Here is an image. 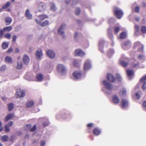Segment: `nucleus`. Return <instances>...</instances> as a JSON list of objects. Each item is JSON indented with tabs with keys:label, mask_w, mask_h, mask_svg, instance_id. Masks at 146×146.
<instances>
[{
	"label": "nucleus",
	"mask_w": 146,
	"mask_h": 146,
	"mask_svg": "<svg viewBox=\"0 0 146 146\" xmlns=\"http://www.w3.org/2000/svg\"><path fill=\"white\" fill-rule=\"evenodd\" d=\"M103 83L106 88L109 91H107L106 93L108 94H110L111 93V90L113 88V86L109 82L106 80H104L103 82Z\"/></svg>",
	"instance_id": "1"
},
{
	"label": "nucleus",
	"mask_w": 146,
	"mask_h": 146,
	"mask_svg": "<svg viewBox=\"0 0 146 146\" xmlns=\"http://www.w3.org/2000/svg\"><path fill=\"white\" fill-rule=\"evenodd\" d=\"M66 28V25L65 24H62L58 30V33L63 38L65 37L64 30Z\"/></svg>",
	"instance_id": "2"
},
{
	"label": "nucleus",
	"mask_w": 146,
	"mask_h": 146,
	"mask_svg": "<svg viewBox=\"0 0 146 146\" xmlns=\"http://www.w3.org/2000/svg\"><path fill=\"white\" fill-rule=\"evenodd\" d=\"M57 69L58 71L62 74H64L66 72V67L62 64H60L58 65Z\"/></svg>",
	"instance_id": "3"
},
{
	"label": "nucleus",
	"mask_w": 146,
	"mask_h": 146,
	"mask_svg": "<svg viewBox=\"0 0 146 146\" xmlns=\"http://www.w3.org/2000/svg\"><path fill=\"white\" fill-rule=\"evenodd\" d=\"M114 13L115 14L117 17L120 19L123 15V12L119 8L115 7L114 10Z\"/></svg>",
	"instance_id": "4"
},
{
	"label": "nucleus",
	"mask_w": 146,
	"mask_h": 146,
	"mask_svg": "<svg viewBox=\"0 0 146 146\" xmlns=\"http://www.w3.org/2000/svg\"><path fill=\"white\" fill-rule=\"evenodd\" d=\"M92 67L91 63L90 60L87 59L84 62V70L86 71L90 69Z\"/></svg>",
	"instance_id": "5"
},
{
	"label": "nucleus",
	"mask_w": 146,
	"mask_h": 146,
	"mask_svg": "<svg viewBox=\"0 0 146 146\" xmlns=\"http://www.w3.org/2000/svg\"><path fill=\"white\" fill-rule=\"evenodd\" d=\"M25 93L23 90H21L20 89H17V90L16 94L17 95V98H23L24 97L25 95Z\"/></svg>",
	"instance_id": "6"
},
{
	"label": "nucleus",
	"mask_w": 146,
	"mask_h": 146,
	"mask_svg": "<svg viewBox=\"0 0 146 146\" xmlns=\"http://www.w3.org/2000/svg\"><path fill=\"white\" fill-rule=\"evenodd\" d=\"M43 56V53L42 50L39 49L36 52L35 54V57L38 60H40L42 58Z\"/></svg>",
	"instance_id": "7"
},
{
	"label": "nucleus",
	"mask_w": 146,
	"mask_h": 146,
	"mask_svg": "<svg viewBox=\"0 0 146 146\" xmlns=\"http://www.w3.org/2000/svg\"><path fill=\"white\" fill-rule=\"evenodd\" d=\"M75 54L76 56H79L82 57L85 55L84 52L82 50L80 49H76L75 52Z\"/></svg>",
	"instance_id": "8"
},
{
	"label": "nucleus",
	"mask_w": 146,
	"mask_h": 146,
	"mask_svg": "<svg viewBox=\"0 0 146 146\" xmlns=\"http://www.w3.org/2000/svg\"><path fill=\"white\" fill-rule=\"evenodd\" d=\"M35 21L36 23L42 27H44L47 26L49 24V22L47 20H46L42 22H41L39 21H38L36 18L35 19Z\"/></svg>",
	"instance_id": "9"
},
{
	"label": "nucleus",
	"mask_w": 146,
	"mask_h": 146,
	"mask_svg": "<svg viewBox=\"0 0 146 146\" xmlns=\"http://www.w3.org/2000/svg\"><path fill=\"white\" fill-rule=\"evenodd\" d=\"M134 47H138V50L140 52H142L143 50L144 46L139 42H137L134 44Z\"/></svg>",
	"instance_id": "10"
},
{
	"label": "nucleus",
	"mask_w": 146,
	"mask_h": 146,
	"mask_svg": "<svg viewBox=\"0 0 146 146\" xmlns=\"http://www.w3.org/2000/svg\"><path fill=\"white\" fill-rule=\"evenodd\" d=\"M45 8V4L43 3H40L37 7V10L38 11L42 12L44 11Z\"/></svg>",
	"instance_id": "11"
},
{
	"label": "nucleus",
	"mask_w": 146,
	"mask_h": 146,
	"mask_svg": "<svg viewBox=\"0 0 146 146\" xmlns=\"http://www.w3.org/2000/svg\"><path fill=\"white\" fill-rule=\"evenodd\" d=\"M46 54L50 58H54L55 57V54L52 50H48L46 51Z\"/></svg>",
	"instance_id": "12"
},
{
	"label": "nucleus",
	"mask_w": 146,
	"mask_h": 146,
	"mask_svg": "<svg viewBox=\"0 0 146 146\" xmlns=\"http://www.w3.org/2000/svg\"><path fill=\"white\" fill-rule=\"evenodd\" d=\"M131 42L129 41H125L122 45L123 48L125 50L129 49L130 47Z\"/></svg>",
	"instance_id": "13"
},
{
	"label": "nucleus",
	"mask_w": 146,
	"mask_h": 146,
	"mask_svg": "<svg viewBox=\"0 0 146 146\" xmlns=\"http://www.w3.org/2000/svg\"><path fill=\"white\" fill-rule=\"evenodd\" d=\"M23 62L26 65L28 64L30 62V59L29 56L27 54L24 55L23 57Z\"/></svg>",
	"instance_id": "14"
},
{
	"label": "nucleus",
	"mask_w": 146,
	"mask_h": 146,
	"mask_svg": "<svg viewBox=\"0 0 146 146\" xmlns=\"http://www.w3.org/2000/svg\"><path fill=\"white\" fill-rule=\"evenodd\" d=\"M73 77L76 79H80L81 77V73L80 71H75L73 74Z\"/></svg>",
	"instance_id": "15"
},
{
	"label": "nucleus",
	"mask_w": 146,
	"mask_h": 146,
	"mask_svg": "<svg viewBox=\"0 0 146 146\" xmlns=\"http://www.w3.org/2000/svg\"><path fill=\"white\" fill-rule=\"evenodd\" d=\"M107 78L108 80L112 82H115V78L112 75L110 74H107Z\"/></svg>",
	"instance_id": "16"
},
{
	"label": "nucleus",
	"mask_w": 146,
	"mask_h": 146,
	"mask_svg": "<svg viewBox=\"0 0 146 146\" xmlns=\"http://www.w3.org/2000/svg\"><path fill=\"white\" fill-rule=\"evenodd\" d=\"M25 15L27 19H31L32 18L33 16L30 13L29 9H27L25 13Z\"/></svg>",
	"instance_id": "17"
},
{
	"label": "nucleus",
	"mask_w": 146,
	"mask_h": 146,
	"mask_svg": "<svg viewBox=\"0 0 146 146\" xmlns=\"http://www.w3.org/2000/svg\"><path fill=\"white\" fill-rule=\"evenodd\" d=\"M128 105V102L127 100L123 99L121 102V106L123 108H124L127 107Z\"/></svg>",
	"instance_id": "18"
},
{
	"label": "nucleus",
	"mask_w": 146,
	"mask_h": 146,
	"mask_svg": "<svg viewBox=\"0 0 146 146\" xmlns=\"http://www.w3.org/2000/svg\"><path fill=\"white\" fill-rule=\"evenodd\" d=\"M126 72L129 79L130 80V78L132 77L134 74L133 71L130 70H126Z\"/></svg>",
	"instance_id": "19"
},
{
	"label": "nucleus",
	"mask_w": 146,
	"mask_h": 146,
	"mask_svg": "<svg viewBox=\"0 0 146 146\" xmlns=\"http://www.w3.org/2000/svg\"><path fill=\"white\" fill-rule=\"evenodd\" d=\"M6 25H9L12 22L11 18L9 17H6L5 19Z\"/></svg>",
	"instance_id": "20"
},
{
	"label": "nucleus",
	"mask_w": 146,
	"mask_h": 146,
	"mask_svg": "<svg viewBox=\"0 0 146 146\" xmlns=\"http://www.w3.org/2000/svg\"><path fill=\"white\" fill-rule=\"evenodd\" d=\"M113 102L115 104L118 103L119 102V100L118 97L116 95H114L113 97Z\"/></svg>",
	"instance_id": "21"
},
{
	"label": "nucleus",
	"mask_w": 146,
	"mask_h": 146,
	"mask_svg": "<svg viewBox=\"0 0 146 146\" xmlns=\"http://www.w3.org/2000/svg\"><path fill=\"white\" fill-rule=\"evenodd\" d=\"M14 116V114L13 113H10L8 114L5 118L4 120L5 121H7L9 119L12 118Z\"/></svg>",
	"instance_id": "22"
},
{
	"label": "nucleus",
	"mask_w": 146,
	"mask_h": 146,
	"mask_svg": "<svg viewBox=\"0 0 146 146\" xmlns=\"http://www.w3.org/2000/svg\"><path fill=\"white\" fill-rule=\"evenodd\" d=\"M39 19L38 21H39L40 22L45 19L47 18V16L44 15H41L38 16Z\"/></svg>",
	"instance_id": "23"
},
{
	"label": "nucleus",
	"mask_w": 146,
	"mask_h": 146,
	"mask_svg": "<svg viewBox=\"0 0 146 146\" xmlns=\"http://www.w3.org/2000/svg\"><path fill=\"white\" fill-rule=\"evenodd\" d=\"M36 78L38 81H41L43 78V76L41 74L39 73L36 75Z\"/></svg>",
	"instance_id": "24"
},
{
	"label": "nucleus",
	"mask_w": 146,
	"mask_h": 146,
	"mask_svg": "<svg viewBox=\"0 0 146 146\" xmlns=\"http://www.w3.org/2000/svg\"><path fill=\"white\" fill-rule=\"evenodd\" d=\"M5 62L7 63H11L12 62V58L10 56H7L5 58Z\"/></svg>",
	"instance_id": "25"
},
{
	"label": "nucleus",
	"mask_w": 146,
	"mask_h": 146,
	"mask_svg": "<svg viewBox=\"0 0 146 146\" xmlns=\"http://www.w3.org/2000/svg\"><path fill=\"white\" fill-rule=\"evenodd\" d=\"M34 104V102L33 101H30L27 102L26 105V106L27 108L31 107H32Z\"/></svg>",
	"instance_id": "26"
},
{
	"label": "nucleus",
	"mask_w": 146,
	"mask_h": 146,
	"mask_svg": "<svg viewBox=\"0 0 146 146\" xmlns=\"http://www.w3.org/2000/svg\"><path fill=\"white\" fill-rule=\"evenodd\" d=\"M50 5L51 10L54 11L56 9V7L54 3L52 2L50 3Z\"/></svg>",
	"instance_id": "27"
},
{
	"label": "nucleus",
	"mask_w": 146,
	"mask_h": 146,
	"mask_svg": "<svg viewBox=\"0 0 146 146\" xmlns=\"http://www.w3.org/2000/svg\"><path fill=\"white\" fill-rule=\"evenodd\" d=\"M1 140L3 142L7 141L8 140V137L7 135H3L1 137Z\"/></svg>",
	"instance_id": "28"
},
{
	"label": "nucleus",
	"mask_w": 146,
	"mask_h": 146,
	"mask_svg": "<svg viewBox=\"0 0 146 146\" xmlns=\"http://www.w3.org/2000/svg\"><path fill=\"white\" fill-rule=\"evenodd\" d=\"M8 108L9 111H12L14 108V104L13 103H10L7 104Z\"/></svg>",
	"instance_id": "29"
},
{
	"label": "nucleus",
	"mask_w": 146,
	"mask_h": 146,
	"mask_svg": "<svg viewBox=\"0 0 146 146\" xmlns=\"http://www.w3.org/2000/svg\"><path fill=\"white\" fill-rule=\"evenodd\" d=\"M12 29V27L11 26H10L5 27L3 28V29L4 32H9Z\"/></svg>",
	"instance_id": "30"
},
{
	"label": "nucleus",
	"mask_w": 146,
	"mask_h": 146,
	"mask_svg": "<svg viewBox=\"0 0 146 146\" xmlns=\"http://www.w3.org/2000/svg\"><path fill=\"white\" fill-rule=\"evenodd\" d=\"M81 61L77 59H74L73 61L74 65L75 66H77L79 65Z\"/></svg>",
	"instance_id": "31"
},
{
	"label": "nucleus",
	"mask_w": 146,
	"mask_h": 146,
	"mask_svg": "<svg viewBox=\"0 0 146 146\" xmlns=\"http://www.w3.org/2000/svg\"><path fill=\"white\" fill-rule=\"evenodd\" d=\"M9 45V43L6 42H4L2 44V46L3 49H6L7 48Z\"/></svg>",
	"instance_id": "32"
},
{
	"label": "nucleus",
	"mask_w": 146,
	"mask_h": 146,
	"mask_svg": "<svg viewBox=\"0 0 146 146\" xmlns=\"http://www.w3.org/2000/svg\"><path fill=\"white\" fill-rule=\"evenodd\" d=\"M10 4L11 2L10 1L7 2L3 6L2 9H7L9 7Z\"/></svg>",
	"instance_id": "33"
},
{
	"label": "nucleus",
	"mask_w": 146,
	"mask_h": 146,
	"mask_svg": "<svg viewBox=\"0 0 146 146\" xmlns=\"http://www.w3.org/2000/svg\"><path fill=\"white\" fill-rule=\"evenodd\" d=\"M126 37V34L125 32H123L120 34V38L122 39H125Z\"/></svg>",
	"instance_id": "34"
},
{
	"label": "nucleus",
	"mask_w": 146,
	"mask_h": 146,
	"mask_svg": "<svg viewBox=\"0 0 146 146\" xmlns=\"http://www.w3.org/2000/svg\"><path fill=\"white\" fill-rule=\"evenodd\" d=\"M17 68L18 69H21L22 67V64L21 61L18 62H17Z\"/></svg>",
	"instance_id": "35"
},
{
	"label": "nucleus",
	"mask_w": 146,
	"mask_h": 146,
	"mask_svg": "<svg viewBox=\"0 0 146 146\" xmlns=\"http://www.w3.org/2000/svg\"><path fill=\"white\" fill-rule=\"evenodd\" d=\"M70 1L72 2V5H75L77 3L76 0H66V2L67 3H68Z\"/></svg>",
	"instance_id": "36"
},
{
	"label": "nucleus",
	"mask_w": 146,
	"mask_h": 146,
	"mask_svg": "<svg viewBox=\"0 0 146 146\" xmlns=\"http://www.w3.org/2000/svg\"><path fill=\"white\" fill-rule=\"evenodd\" d=\"M104 41H100L99 43V46L100 47V50L102 52H103V50L102 49H100V47H102L104 43Z\"/></svg>",
	"instance_id": "37"
},
{
	"label": "nucleus",
	"mask_w": 146,
	"mask_h": 146,
	"mask_svg": "<svg viewBox=\"0 0 146 146\" xmlns=\"http://www.w3.org/2000/svg\"><path fill=\"white\" fill-rule=\"evenodd\" d=\"M94 133L96 135H99L100 133V131L97 129H95L93 131Z\"/></svg>",
	"instance_id": "38"
},
{
	"label": "nucleus",
	"mask_w": 146,
	"mask_h": 146,
	"mask_svg": "<svg viewBox=\"0 0 146 146\" xmlns=\"http://www.w3.org/2000/svg\"><path fill=\"white\" fill-rule=\"evenodd\" d=\"M120 64L124 67L127 66L128 64L127 62L123 61H120Z\"/></svg>",
	"instance_id": "39"
},
{
	"label": "nucleus",
	"mask_w": 146,
	"mask_h": 146,
	"mask_svg": "<svg viewBox=\"0 0 146 146\" xmlns=\"http://www.w3.org/2000/svg\"><path fill=\"white\" fill-rule=\"evenodd\" d=\"M4 37L5 38L9 40L11 38V35L9 33H6L4 35Z\"/></svg>",
	"instance_id": "40"
},
{
	"label": "nucleus",
	"mask_w": 146,
	"mask_h": 146,
	"mask_svg": "<svg viewBox=\"0 0 146 146\" xmlns=\"http://www.w3.org/2000/svg\"><path fill=\"white\" fill-rule=\"evenodd\" d=\"M9 127L8 126V125H5V131L6 133L9 132L10 130Z\"/></svg>",
	"instance_id": "41"
},
{
	"label": "nucleus",
	"mask_w": 146,
	"mask_h": 146,
	"mask_svg": "<svg viewBox=\"0 0 146 146\" xmlns=\"http://www.w3.org/2000/svg\"><path fill=\"white\" fill-rule=\"evenodd\" d=\"M75 13L77 15H79L80 13V9L79 8H77L75 10Z\"/></svg>",
	"instance_id": "42"
},
{
	"label": "nucleus",
	"mask_w": 146,
	"mask_h": 146,
	"mask_svg": "<svg viewBox=\"0 0 146 146\" xmlns=\"http://www.w3.org/2000/svg\"><path fill=\"white\" fill-rule=\"evenodd\" d=\"M6 69V66L5 65H3L0 68V70L1 71L5 70Z\"/></svg>",
	"instance_id": "43"
},
{
	"label": "nucleus",
	"mask_w": 146,
	"mask_h": 146,
	"mask_svg": "<svg viewBox=\"0 0 146 146\" xmlns=\"http://www.w3.org/2000/svg\"><path fill=\"white\" fill-rule=\"evenodd\" d=\"M141 31L143 33H145L146 32V27L145 26H143L141 28Z\"/></svg>",
	"instance_id": "44"
},
{
	"label": "nucleus",
	"mask_w": 146,
	"mask_h": 146,
	"mask_svg": "<svg viewBox=\"0 0 146 146\" xmlns=\"http://www.w3.org/2000/svg\"><path fill=\"white\" fill-rule=\"evenodd\" d=\"M116 78L119 81H121L122 80V78L121 76L118 74H117L116 75Z\"/></svg>",
	"instance_id": "45"
},
{
	"label": "nucleus",
	"mask_w": 146,
	"mask_h": 146,
	"mask_svg": "<svg viewBox=\"0 0 146 146\" xmlns=\"http://www.w3.org/2000/svg\"><path fill=\"white\" fill-rule=\"evenodd\" d=\"M140 93V91H138L135 93V98L136 99H138L139 98Z\"/></svg>",
	"instance_id": "46"
},
{
	"label": "nucleus",
	"mask_w": 146,
	"mask_h": 146,
	"mask_svg": "<svg viewBox=\"0 0 146 146\" xmlns=\"http://www.w3.org/2000/svg\"><path fill=\"white\" fill-rule=\"evenodd\" d=\"M121 92H122L123 95H125L126 92V91L125 88H123L120 90Z\"/></svg>",
	"instance_id": "47"
},
{
	"label": "nucleus",
	"mask_w": 146,
	"mask_h": 146,
	"mask_svg": "<svg viewBox=\"0 0 146 146\" xmlns=\"http://www.w3.org/2000/svg\"><path fill=\"white\" fill-rule=\"evenodd\" d=\"M145 57L143 55L141 54L139 55L138 57L139 60H143L145 58Z\"/></svg>",
	"instance_id": "48"
},
{
	"label": "nucleus",
	"mask_w": 146,
	"mask_h": 146,
	"mask_svg": "<svg viewBox=\"0 0 146 146\" xmlns=\"http://www.w3.org/2000/svg\"><path fill=\"white\" fill-rule=\"evenodd\" d=\"M36 127L35 125H34L32 127L30 128L31 131H33L36 130Z\"/></svg>",
	"instance_id": "49"
},
{
	"label": "nucleus",
	"mask_w": 146,
	"mask_h": 146,
	"mask_svg": "<svg viewBox=\"0 0 146 146\" xmlns=\"http://www.w3.org/2000/svg\"><path fill=\"white\" fill-rule=\"evenodd\" d=\"M146 80V75L142 77L140 80L141 82H143Z\"/></svg>",
	"instance_id": "50"
},
{
	"label": "nucleus",
	"mask_w": 146,
	"mask_h": 146,
	"mask_svg": "<svg viewBox=\"0 0 146 146\" xmlns=\"http://www.w3.org/2000/svg\"><path fill=\"white\" fill-rule=\"evenodd\" d=\"M120 29V28L119 27H116L115 28V31L116 33H118Z\"/></svg>",
	"instance_id": "51"
},
{
	"label": "nucleus",
	"mask_w": 146,
	"mask_h": 146,
	"mask_svg": "<svg viewBox=\"0 0 146 146\" xmlns=\"http://www.w3.org/2000/svg\"><path fill=\"white\" fill-rule=\"evenodd\" d=\"M142 88L143 90L146 89V81L144 82Z\"/></svg>",
	"instance_id": "52"
},
{
	"label": "nucleus",
	"mask_w": 146,
	"mask_h": 146,
	"mask_svg": "<svg viewBox=\"0 0 146 146\" xmlns=\"http://www.w3.org/2000/svg\"><path fill=\"white\" fill-rule=\"evenodd\" d=\"M4 31L3 29H1L0 31V37H2L3 35Z\"/></svg>",
	"instance_id": "53"
},
{
	"label": "nucleus",
	"mask_w": 146,
	"mask_h": 146,
	"mask_svg": "<svg viewBox=\"0 0 146 146\" xmlns=\"http://www.w3.org/2000/svg\"><path fill=\"white\" fill-rule=\"evenodd\" d=\"M114 52V51L113 49H111L109 52L108 55L109 56L110 54H113Z\"/></svg>",
	"instance_id": "54"
},
{
	"label": "nucleus",
	"mask_w": 146,
	"mask_h": 146,
	"mask_svg": "<svg viewBox=\"0 0 146 146\" xmlns=\"http://www.w3.org/2000/svg\"><path fill=\"white\" fill-rule=\"evenodd\" d=\"M13 123L12 121H10L8 122V124L7 125H8V126L9 127H11L12 125H13Z\"/></svg>",
	"instance_id": "55"
},
{
	"label": "nucleus",
	"mask_w": 146,
	"mask_h": 146,
	"mask_svg": "<svg viewBox=\"0 0 146 146\" xmlns=\"http://www.w3.org/2000/svg\"><path fill=\"white\" fill-rule=\"evenodd\" d=\"M139 29V27L137 25H135V31H138Z\"/></svg>",
	"instance_id": "56"
},
{
	"label": "nucleus",
	"mask_w": 146,
	"mask_h": 146,
	"mask_svg": "<svg viewBox=\"0 0 146 146\" xmlns=\"http://www.w3.org/2000/svg\"><path fill=\"white\" fill-rule=\"evenodd\" d=\"M17 38V37L16 36H15V35L13 36V38H12L13 41V42H15L16 41Z\"/></svg>",
	"instance_id": "57"
},
{
	"label": "nucleus",
	"mask_w": 146,
	"mask_h": 146,
	"mask_svg": "<svg viewBox=\"0 0 146 146\" xmlns=\"http://www.w3.org/2000/svg\"><path fill=\"white\" fill-rule=\"evenodd\" d=\"M45 144V142L44 141H42L40 142V145L41 146H44Z\"/></svg>",
	"instance_id": "58"
},
{
	"label": "nucleus",
	"mask_w": 146,
	"mask_h": 146,
	"mask_svg": "<svg viewBox=\"0 0 146 146\" xmlns=\"http://www.w3.org/2000/svg\"><path fill=\"white\" fill-rule=\"evenodd\" d=\"M13 49L11 48H9L7 51V53H10L13 51Z\"/></svg>",
	"instance_id": "59"
},
{
	"label": "nucleus",
	"mask_w": 146,
	"mask_h": 146,
	"mask_svg": "<svg viewBox=\"0 0 146 146\" xmlns=\"http://www.w3.org/2000/svg\"><path fill=\"white\" fill-rule=\"evenodd\" d=\"M49 124V122H44L42 124L44 127H46Z\"/></svg>",
	"instance_id": "60"
},
{
	"label": "nucleus",
	"mask_w": 146,
	"mask_h": 146,
	"mask_svg": "<svg viewBox=\"0 0 146 146\" xmlns=\"http://www.w3.org/2000/svg\"><path fill=\"white\" fill-rule=\"evenodd\" d=\"M139 11V7L138 6L136 7L135 9V11L136 12H138Z\"/></svg>",
	"instance_id": "61"
},
{
	"label": "nucleus",
	"mask_w": 146,
	"mask_h": 146,
	"mask_svg": "<svg viewBox=\"0 0 146 146\" xmlns=\"http://www.w3.org/2000/svg\"><path fill=\"white\" fill-rule=\"evenodd\" d=\"M143 106L144 108L146 109V100L143 102Z\"/></svg>",
	"instance_id": "62"
},
{
	"label": "nucleus",
	"mask_w": 146,
	"mask_h": 146,
	"mask_svg": "<svg viewBox=\"0 0 146 146\" xmlns=\"http://www.w3.org/2000/svg\"><path fill=\"white\" fill-rule=\"evenodd\" d=\"M108 35H109V36L110 37V38L111 39H112L113 38V36H112V34L111 33H110L109 32Z\"/></svg>",
	"instance_id": "63"
},
{
	"label": "nucleus",
	"mask_w": 146,
	"mask_h": 146,
	"mask_svg": "<svg viewBox=\"0 0 146 146\" xmlns=\"http://www.w3.org/2000/svg\"><path fill=\"white\" fill-rule=\"evenodd\" d=\"M78 33L77 32H75L74 35V38H76L78 36Z\"/></svg>",
	"instance_id": "64"
}]
</instances>
